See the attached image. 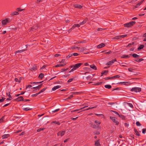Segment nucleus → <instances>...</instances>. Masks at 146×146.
I'll list each match as a JSON object with an SVG mask.
<instances>
[{
    "label": "nucleus",
    "mask_w": 146,
    "mask_h": 146,
    "mask_svg": "<svg viewBox=\"0 0 146 146\" xmlns=\"http://www.w3.org/2000/svg\"><path fill=\"white\" fill-rule=\"evenodd\" d=\"M23 98L22 96H20L17 98V99L18 100V101H23Z\"/></svg>",
    "instance_id": "412c9836"
},
{
    "label": "nucleus",
    "mask_w": 146,
    "mask_h": 146,
    "mask_svg": "<svg viewBox=\"0 0 146 146\" xmlns=\"http://www.w3.org/2000/svg\"><path fill=\"white\" fill-rule=\"evenodd\" d=\"M61 56V55L60 54H56L54 56L55 57H58V56Z\"/></svg>",
    "instance_id": "69168bd1"
},
{
    "label": "nucleus",
    "mask_w": 146,
    "mask_h": 146,
    "mask_svg": "<svg viewBox=\"0 0 146 146\" xmlns=\"http://www.w3.org/2000/svg\"><path fill=\"white\" fill-rule=\"evenodd\" d=\"M65 65H66V64H57L55 66V67H62V66H63Z\"/></svg>",
    "instance_id": "a878e982"
},
{
    "label": "nucleus",
    "mask_w": 146,
    "mask_h": 146,
    "mask_svg": "<svg viewBox=\"0 0 146 146\" xmlns=\"http://www.w3.org/2000/svg\"><path fill=\"white\" fill-rule=\"evenodd\" d=\"M105 87L106 88H108V89H110L111 87V85H105Z\"/></svg>",
    "instance_id": "2f4dec72"
},
{
    "label": "nucleus",
    "mask_w": 146,
    "mask_h": 146,
    "mask_svg": "<svg viewBox=\"0 0 146 146\" xmlns=\"http://www.w3.org/2000/svg\"><path fill=\"white\" fill-rule=\"evenodd\" d=\"M144 47V46L143 45L141 44V45L138 48L137 50H141L143 49Z\"/></svg>",
    "instance_id": "bb28decb"
},
{
    "label": "nucleus",
    "mask_w": 146,
    "mask_h": 146,
    "mask_svg": "<svg viewBox=\"0 0 146 146\" xmlns=\"http://www.w3.org/2000/svg\"><path fill=\"white\" fill-rule=\"evenodd\" d=\"M74 6L75 8L78 9H81L82 8V6L79 4H75Z\"/></svg>",
    "instance_id": "ddd939ff"
},
{
    "label": "nucleus",
    "mask_w": 146,
    "mask_h": 146,
    "mask_svg": "<svg viewBox=\"0 0 146 146\" xmlns=\"http://www.w3.org/2000/svg\"><path fill=\"white\" fill-rule=\"evenodd\" d=\"M136 22L135 21H132L131 22L125 24H124V26L126 27H129L133 26L135 24Z\"/></svg>",
    "instance_id": "f257e3e1"
},
{
    "label": "nucleus",
    "mask_w": 146,
    "mask_h": 146,
    "mask_svg": "<svg viewBox=\"0 0 146 146\" xmlns=\"http://www.w3.org/2000/svg\"><path fill=\"white\" fill-rule=\"evenodd\" d=\"M95 123L96 124V125L98 126L101 123L98 120H96L95 121Z\"/></svg>",
    "instance_id": "7c9ffc66"
},
{
    "label": "nucleus",
    "mask_w": 146,
    "mask_h": 146,
    "mask_svg": "<svg viewBox=\"0 0 146 146\" xmlns=\"http://www.w3.org/2000/svg\"><path fill=\"white\" fill-rule=\"evenodd\" d=\"M12 97H9V98H7V100H12Z\"/></svg>",
    "instance_id": "338daca9"
},
{
    "label": "nucleus",
    "mask_w": 146,
    "mask_h": 146,
    "mask_svg": "<svg viewBox=\"0 0 146 146\" xmlns=\"http://www.w3.org/2000/svg\"><path fill=\"white\" fill-rule=\"evenodd\" d=\"M90 66L91 68L94 70H97L96 67L95 66L94 64L91 65H90Z\"/></svg>",
    "instance_id": "f3484780"
},
{
    "label": "nucleus",
    "mask_w": 146,
    "mask_h": 146,
    "mask_svg": "<svg viewBox=\"0 0 146 146\" xmlns=\"http://www.w3.org/2000/svg\"><path fill=\"white\" fill-rule=\"evenodd\" d=\"M128 83H118L117 84H123L124 85H127Z\"/></svg>",
    "instance_id": "4c0bfd02"
},
{
    "label": "nucleus",
    "mask_w": 146,
    "mask_h": 146,
    "mask_svg": "<svg viewBox=\"0 0 146 146\" xmlns=\"http://www.w3.org/2000/svg\"><path fill=\"white\" fill-rule=\"evenodd\" d=\"M24 79V78H23L20 77L19 78V82H21V81H22V80Z\"/></svg>",
    "instance_id": "13d9d810"
},
{
    "label": "nucleus",
    "mask_w": 146,
    "mask_h": 146,
    "mask_svg": "<svg viewBox=\"0 0 146 146\" xmlns=\"http://www.w3.org/2000/svg\"><path fill=\"white\" fill-rule=\"evenodd\" d=\"M60 110V109L59 108L56 109L52 111V113H54L55 112H56Z\"/></svg>",
    "instance_id": "a18cd8bd"
},
{
    "label": "nucleus",
    "mask_w": 146,
    "mask_h": 146,
    "mask_svg": "<svg viewBox=\"0 0 146 146\" xmlns=\"http://www.w3.org/2000/svg\"><path fill=\"white\" fill-rule=\"evenodd\" d=\"M136 124L137 126H139L141 125V124L139 122L137 121L136 123Z\"/></svg>",
    "instance_id": "603ef678"
},
{
    "label": "nucleus",
    "mask_w": 146,
    "mask_h": 146,
    "mask_svg": "<svg viewBox=\"0 0 146 146\" xmlns=\"http://www.w3.org/2000/svg\"><path fill=\"white\" fill-rule=\"evenodd\" d=\"M60 87V86H54V87H53L52 88V90L53 91H55L56 89L59 88Z\"/></svg>",
    "instance_id": "dca6fc26"
},
{
    "label": "nucleus",
    "mask_w": 146,
    "mask_h": 146,
    "mask_svg": "<svg viewBox=\"0 0 146 146\" xmlns=\"http://www.w3.org/2000/svg\"><path fill=\"white\" fill-rule=\"evenodd\" d=\"M30 70L32 71H35L37 70V66L36 65H34L33 66V67L30 68Z\"/></svg>",
    "instance_id": "6e6552de"
},
{
    "label": "nucleus",
    "mask_w": 146,
    "mask_h": 146,
    "mask_svg": "<svg viewBox=\"0 0 146 146\" xmlns=\"http://www.w3.org/2000/svg\"><path fill=\"white\" fill-rule=\"evenodd\" d=\"M68 69H69L68 68H67L66 69H64V68H62V69L61 70H62V72H63L64 71L68 70Z\"/></svg>",
    "instance_id": "4d7b16f0"
},
{
    "label": "nucleus",
    "mask_w": 146,
    "mask_h": 146,
    "mask_svg": "<svg viewBox=\"0 0 146 146\" xmlns=\"http://www.w3.org/2000/svg\"><path fill=\"white\" fill-rule=\"evenodd\" d=\"M38 27L39 26H38V25H35L31 28V30L32 31L36 30L38 29Z\"/></svg>",
    "instance_id": "1a4fd4ad"
},
{
    "label": "nucleus",
    "mask_w": 146,
    "mask_h": 146,
    "mask_svg": "<svg viewBox=\"0 0 146 146\" xmlns=\"http://www.w3.org/2000/svg\"><path fill=\"white\" fill-rule=\"evenodd\" d=\"M104 30V29H103L102 28H98V29H97V31H102V30Z\"/></svg>",
    "instance_id": "e2e57ef3"
},
{
    "label": "nucleus",
    "mask_w": 146,
    "mask_h": 146,
    "mask_svg": "<svg viewBox=\"0 0 146 146\" xmlns=\"http://www.w3.org/2000/svg\"><path fill=\"white\" fill-rule=\"evenodd\" d=\"M132 55L133 57L135 58H139L140 57L139 56L136 54H133L132 55L131 54H130V56H131Z\"/></svg>",
    "instance_id": "4468645a"
},
{
    "label": "nucleus",
    "mask_w": 146,
    "mask_h": 146,
    "mask_svg": "<svg viewBox=\"0 0 146 146\" xmlns=\"http://www.w3.org/2000/svg\"><path fill=\"white\" fill-rule=\"evenodd\" d=\"M44 129V128H40V129H37V132H40V131L41 130H43Z\"/></svg>",
    "instance_id": "09e8293b"
},
{
    "label": "nucleus",
    "mask_w": 146,
    "mask_h": 146,
    "mask_svg": "<svg viewBox=\"0 0 146 146\" xmlns=\"http://www.w3.org/2000/svg\"><path fill=\"white\" fill-rule=\"evenodd\" d=\"M26 49H23V50H19L15 52V54H16L18 52L21 53V52H24L26 50H27V45H26Z\"/></svg>",
    "instance_id": "0eeeda50"
},
{
    "label": "nucleus",
    "mask_w": 146,
    "mask_h": 146,
    "mask_svg": "<svg viewBox=\"0 0 146 146\" xmlns=\"http://www.w3.org/2000/svg\"><path fill=\"white\" fill-rule=\"evenodd\" d=\"M120 76L119 75H116L115 76L110 77H106L104 78V79L106 80H108L110 79H113L116 78H119Z\"/></svg>",
    "instance_id": "39448f33"
},
{
    "label": "nucleus",
    "mask_w": 146,
    "mask_h": 146,
    "mask_svg": "<svg viewBox=\"0 0 146 146\" xmlns=\"http://www.w3.org/2000/svg\"><path fill=\"white\" fill-rule=\"evenodd\" d=\"M95 145L96 146H100V144L99 141H97L95 142Z\"/></svg>",
    "instance_id": "cd10ccee"
},
{
    "label": "nucleus",
    "mask_w": 146,
    "mask_h": 146,
    "mask_svg": "<svg viewBox=\"0 0 146 146\" xmlns=\"http://www.w3.org/2000/svg\"><path fill=\"white\" fill-rule=\"evenodd\" d=\"M20 9V8H18L17 9V11H18L19 12V11H23L24 10V9Z\"/></svg>",
    "instance_id": "49530a36"
},
{
    "label": "nucleus",
    "mask_w": 146,
    "mask_h": 146,
    "mask_svg": "<svg viewBox=\"0 0 146 146\" xmlns=\"http://www.w3.org/2000/svg\"><path fill=\"white\" fill-rule=\"evenodd\" d=\"M7 96L9 97H11V96L10 95V93L9 92V93H7Z\"/></svg>",
    "instance_id": "bf43d9fd"
},
{
    "label": "nucleus",
    "mask_w": 146,
    "mask_h": 146,
    "mask_svg": "<svg viewBox=\"0 0 146 146\" xmlns=\"http://www.w3.org/2000/svg\"><path fill=\"white\" fill-rule=\"evenodd\" d=\"M131 91L135 92H140L141 90V88L138 87H135L132 88L131 90Z\"/></svg>",
    "instance_id": "20e7f679"
},
{
    "label": "nucleus",
    "mask_w": 146,
    "mask_h": 146,
    "mask_svg": "<svg viewBox=\"0 0 146 146\" xmlns=\"http://www.w3.org/2000/svg\"><path fill=\"white\" fill-rule=\"evenodd\" d=\"M110 118L116 125H117L119 124V122L117 121V119L115 117L110 116Z\"/></svg>",
    "instance_id": "7ed1b4c3"
},
{
    "label": "nucleus",
    "mask_w": 146,
    "mask_h": 146,
    "mask_svg": "<svg viewBox=\"0 0 146 146\" xmlns=\"http://www.w3.org/2000/svg\"><path fill=\"white\" fill-rule=\"evenodd\" d=\"M113 62L112 60L110 61H109L106 64V65H111L113 63Z\"/></svg>",
    "instance_id": "b1692460"
},
{
    "label": "nucleus",
    "mask_w": 146,
    "mask_h": 146,
    "mask_svg": "<svg viewBox=\"0 0 146 146\" xmlns=\"http://www.w3.org/2000/svg\"><path fill=\"white\" fill-rule=\"evenodd\" d=\"M128 70L129 72H132L134 70V69L131 68H128Z\"/></svg>",
    "instance_id": "a19ab883"
},
{
    "label": "nucleus",
    "mask_w": 146,
    "mask_h": 146,
    "mask_svg": "<svg viewBox=\"0 0 146 146\" xmlns=\"http://www.w3.org/2000/svg\"><path fill=\"white\" fill-rule=\"evenodd\" d=\"M108 71L107 70H104L101 73V76H103L104 75H106V74L108 72Z\"/></svg>",
    "instance_id": "a211bd4d"
},
{
    "label": "nucleus",
    "mask_w": 146,
    "mask_h": 146,
    "mask_svg": "<svg viewBox=\"0 0 146 146\" xmlns=\"http://www.w3.org/2000/svg\"><path fill=\"white\" fill-rule=\"evenodd\" d=\"M146 132V128H144L142 129V133L145 134Z\"/></svg>",
    "instance_id": "de8ad7c7"
},
{
    "label": "nucleus",
    "mask_w": 146,
    "mask_h": 146,
    "mask_svg": "<svg viewBox=\"0 0 146 146\" xmlns=\"http://www.w3.org/2000/svg\"><path fill=\"white\" fill-rule=\"evenodd\" d=\"M134 131L135 132V133L136 135L138 136H139L140 135L139 133V132L137 131V130L136 129H134Z\"/></svg>",
    "instance_id": "c85d7f7f"
},
{
    "label": "nucleus",
    "mask_w": 146,
    "mask_h": 146,
    "mask_svg": "<svg viewBox=\"0 0 146 146\" xmlns=\"http://www.w3.org/2000/svg\"><path fill=\"white\" fill-rule=\"evenodd\" d=\"M73 81H76V78L75 77L69 79L67 82H71Z\"/></svg>",
    "instance_id": "2eb2a0df"
},
{
    "label": "nucleus",
    "mask_w": 146,
    "mask_h": 146,
    "mask_svg": "<svg viewBox=\"0 0 146 146\" xmlns=\"http://www.w3.org/2000/svg\"><path fill=\"white\" fill-rule=\"evenodd\" d=\"M75 69L74 68V67H73V68L70 71H69V72H72L73 71H74L75 70Z\"/></svg>",
    "instance_id": "680f3d73"
},
{
    "label": "nucleus",
    "mask_w": 146,
    "mask_h": 146,
    "mask_svg": "<svg viewBox=\"0 0 146 146\" xmlns=\"http://www.w3.org/2000/svg\"><path fill=\"white\" fill-rule=\"evenodd\" d=\"M72 55H74V56H77L78 55V54L77 53H72Z\"/></svg>",
    "instance_id": "5fc2aeb1"
},
{
    "label": "nucleus",
    "mask_w": 146,
    "mask_h": 146,
    "mask_svg": "<svg viewBox=\"0 0 146 146\" xmlns=\"http://www.w3.org/2000/svg\"><path fill=\"white\" fill-rule=\"evenodd\" d=\"M72 56V53L68 55L66 57V58H69L71 57Z\"/></svg>",
    "instance_id": "8fccbe9b"
},
{
    "label": "nucleus",
    "mask_w": 146,
    "mask_h": 146,
    "mask_svg": "<svg viewBox=\"0 0 146 146\" xmlns=\"http://www.w3.org/2000/svg\"><path fill=\"white\" fill-rule=\"evenodd\" d=\"M88 20L87 18L85 19L82 22L80 23V25H84L86 23L87 21Z\"/></svg>",
    "instance_id": "4be33fe9"
},
{
    "label": "nucleus",
    "mask_w": 146,
    "mask_h": 146,
    "mask_svg": "<svg viewBox=\"0 0 146 146\" xmlns=\"http://www.w3.org/2000/svg\"><path fill=\"white\" fill-rule=\"evenodd\" d=\"M65 131H61L59 132L57 134V135L58 136H61L63 135L65 133Z\"/></svg>",
    "instance_id": "9d476101"
},
{
    "label": "nucleus",
    "mask_w": 146,
    "mask_h": 146,
    "mask_svg": "<svg viewBox=\"0 0 146 146\" xmlns=\"http://www.w3.org/2000/svg\"><path fill=\"white\" fill-rule=\"evenodd\" d=\"M95 107H91V108H88L86 109H85V110H84L83 111L87 110H89L90 109H92L93 108H94Z\"/></svg>",
    "instance_id": "3c124183"
},
{
    "label": "nucleus",
    "mask_w": 146,
    "mask_h": 146,
    "mask_svg": "<svg viewBox=\"0 0 146 146\" xmlns=\"http://www.w3.org/2000/svg\"><path fill=\"white\" fill-rule=\"evenodd\" d=\"M5 98H3L2 99H0V102H3L4 101V100H5Z\"/></svg>",
    "instance_id": "052dcab7"
},
{
    "label": "nucleus",
    "mask_w": 146,
    "mask_h": 146,
    "mask_svg": "<svg viewBox=\"0 0 146 146\" xmlns=\"http://www.w3.org/2000/svg\"><path fill=\"white\" fill-rule=\"evenodd\" d=\"M44 75L43 74L40 73L39 75L38 78H42L44 77Z\"/></svg>",
    "instance_id": "473e14b6"
},
{
    "label": "nucleus",
    "mask_w": 146,
    "mask_h": 146,
    "mask_svg": "<svg viewBox=\"0 0 146 146\" xmlns=\"http://www.w3.org/2000/svg\"><path fill=\"white\" fill-rule=\"evenodd\" d=\"M105 44L103 43H102L97 46V48H101L104 46H105Z\"/></svg>",
    "instance_id": "9b49d317"
},
{
    "label": "nucleus",
    "mask_w": 146,
    "mask_h": 146,
    "mask_svg": "<svg viewBox=\"0 0 146 146\" xmlns=\"http://www.w3.org/2000/svg\"><path fill=\"white\" fill-rule=\"evenodd\" d=\"M127 105L129 107L131 108H132V107H133V105L131 103H128Z\"/></svg>",
    "instance_id": "6e6d98bb"
},
{
    "label": "nucleus",
    "mask_w": 146,
    "mask_h": 146,
    "mask_svg": "<svg viewBox=\"0 0 146 146\" xmlns=\"http://www.w3.org/2000/svg\"><path fill=\"white\" fill-rule=\"evenodd\" d=\"M4 117H3L1 118L0 119V123L4 122Z\"/></svg>",
    "instance_id": "c756f323"
},
{
    "label": "nucleus",
    "mask_w": 146,
    "mask_h": 146,
    "mask_svg": "<svg viewBox=\"0 0 146 146\" xmlns=\"http://www.w3.org/2000/svg\"><path fill=\"white\" fill-rule=\"evenodd\" d=\"M127 36V35H120V37L121 38H122L124 37Z\"/></svg>",
    "instance_id": "c03bdc74"
},
{
    "label": "nucleus",
    "mask_w": 146,
    "mask_h": 146,
    "mask_svg": "<svg viewBox=\"0 0 146 146\" xmlns=\"http://www.w3.org/2000/svg\"><path fill=\"white\" fill-rule=\"evenodd\" d=\"M42 0H37L36 2L37 3H39L40 2L42 1Z\"/></svg>",
    "instance_id": "774afa93"
},
{
    "label": "nucleus",
    "mask_w": 146,
    "mask_h": 146,
    "mask_svg": "<svg viewBox=\"0 0 146 146\" xmlns=\"http://www.w3.org/2000/svg\"><path fill=\"white\" fill-rule=\"evenodd\" d=\"M134 44V42H132L129 44L127 46V47H130L131 45H133Z\"/></svg>",
    "instance_id": "37998d69"
},
{
    "label": "nucleus",
    "mask_w": 146,
    "mask_h": 146,
    "mask_svg": "<svg viewBox=\"0 0 146 146\" xmlns=\"http://www.w3.org/2000/svg\"><path fill=\"white\" fill-rule=\"evenodd\" d=\"M143 60H144V59H143L141 58V59H139L138 60V59L135 60V61H136V62H141V61H143Z\"/></svg>",
    "instance_id": "72a5a7b5"
},
{
    "label": "nucleus",
    "mask_w": 146,
    "mask_h": 146,
    "mask_svg": "<svg viewBox=\"0 0 146 146\" xmlns=\"http://www.w3.org/2000/svg\"><path fill=\"white\" fill-rule=\"evenodd\" d=\"M9 136L8 134H4L2 136L3 139H5L8 138Z\"/></svg>",
    "instance_id": "5701e85b"
},
{
    "label": "nucleus",
    "mask_w": 146,
    "mask_h": 146,
    "mask_svg": "<svg viewBox=\"0 0 146 146\" xmlns=\"http://www.w3.org/2000/svg\"><path fill=\"white\" fill-rule=\"evenodd\" d=\"M130 57V56L129 55H126L124 54L121 57V58L127 59Z\"/></svg>",
    "instance_id": "f8f14e48"
},
{
    "label": "nucleus",
    "mask_w": 146,
    "mask_h": 146,
    "mask_svg": "<svg viewBox=\"0 0 146 146\" xmlns=\"http://www.w3.org/2000/svg\"><path fill=\"white\" fill-rule=\"evenodd\" d=\"M42 86V84H40V85H38V86L33 87L32 88V89L37 88V89H39Z\"/></svg>",
    "instance_id": "aec40b11"
},
{
    "label": "nucleus",
    "mask_w": 146,
    "mask_h": 146,
    "mask_svg": "<svg viewBox=\"0 0 146 146\" xmlns=\"http://www.w3.org/2000/svg\"><path fill=\"white\" fill-rule=\"evenodd\" d=\"M80 25L78 24H74L72 27V29H74L76 27H80Z\"/></svg>",
    "instance_id": "6ab92c4d"
},
{
    "label": "nucleus",
    "mask_w": 146,
    "mask_h": 146,
    "mask_svg": "<svg viewBox=\"0 0 146 146\" xmlns=\"http://www.w3.org/2000/svg\"><path fill=\"white\" fill-rule=\"evenodd\" d=\"M85 42V41L84 40V41H77L76 42V43H78H78H83L84 42Z\"/></svg>",
    "instance_id": "ea45409f"
},
{
    "label": "nucleus",
    "mask_w": 146,
    "mask_h": 146,
    "mask_svg": "<svg viewBox=\"0 0 146 146\" xmlns=\"http://www.w3.org/2000/svg\"><path fill=\"white\" fill-rule=\"evenodd\" d=\"M52 123H55L57 125H60V124L59 121H53L52 122Z\"/></svg>",
    "instance_id": "c9c22d12"
},
{
    "label": "nucleus",
    "mask_w": 146,
    "mask_h": 146,
    "mask_svg": "<svg viewBox=\"0 0 146 146\" xmlns=\"http://www.w3.org/2000/svg\"><path fill=\"white\" fill-rule=\"evenodd\" d=\"M19 14V13L17 11H14L12 12L11 13V15L12 16H13L14 15H18Z\"/></svg>",
    "instance_id": "393cba45"
},
{
    "label": "nucleus",
    "mask_w": 146,
    "mask_h": 146,
    "mask_svg": "<svg viewBox=\"0 0 146 146\" xmlns=\"http://www.w3.org/2000/svg\"><path fill=\"white\" fill-rule=\"evenodd\" d=\"M112 52L111 51H108V52H106L104 53V54H110Z\"/></svg>",
    "instance_id": "79ce46f5"
},
{
    "label": "nucleus",
    "mask_w": 146,
    "mask_h": 146,
    "mask_svg": "<svg viewBox=\"0 0 146 146\" xmlns=\"http://www.w3.org/2000/svg\"><path fill=\"white\" fill-rule=\"evenodd\" d=\"M111 111L112 112H113L115 114H116L117 115H118L119 117H121V115H120L117 112H116L115 111Z\"/></svg>",
    "instance_id": "f704fd0d"
},
{
    "label": "nucleus",
    "mask_w": 146,
    "mask_h": 146,
    "mask_svg": "<svg viewBox=\"0 0 146 146\" xmlns=\"http://www.w3.org/2000/svg\"><path fill=\"white\" fill-rule=\"evenodd\" d=\"M145 0H142L141 2H140L139 3H138V4H139V6L141 5L143 2Z\"/></svg>",
    "instance_id": "0e129e2a"
},
{
    "label": "nucleus",
    "mask_w": 146,
    "mask_h": 146,
    "mask_svg": "<svg viewBox=\"0 0 146 146\" xmlns=\"http://www.w3.org/2000/svg\"><path fill=\"white\" fill-rule=\"evenodd\" d=\"M2 25H5L7 23L10 22V20L9 18H6L1 21Z\"/></svg>",
    "instance_id": "f03ea898"
},
{
    "label": "nucleus",
    "mask_w": 146,
    "mask_h": 146,
    "mask_svg": "<svg viewBox=\"0 0 146 146\" xmlns=\"http://www.w3.org/2000/svg\"><path fill=\"white\" fill-rule=\"evenodd\" d=\"M46 88H44L42 89L40 91V92L42 93L44 92L46 89Z\"/></svg>",
    "instance_id": "864d4df0"
},
{
    "label": "nucleus",
    "mask_w": 146,
    "mask_h": 146,
    "mask_svg": "<svg viewBox=\"0 0 146 146\" xmlns=\"http://www.w3.org/2000/svg\"><path fill=\"white\" fill-rule=\"evenodd\" d=\"M31 109L30 108H23V110H24L25 111H26L29 110H31Z\"/></svg>",
    "instance_id": "e433bc0d"
},
{
    "label": "nucleus",
    "mask_w": 146,
    "mask_h": 146,
    "mask_svg": "<svg viewBox=\"0 0 146 146\" xmlns=\"http://www.w3.org/2000/svg\"><path fill=\"white\" fill-rule=\"evenodd\" d=\"M82 64V63H77L73 65V67H74V68L76 70Z\"/></svg>",
    "instance_id": "423d86ee"
},
{
    "label": "nucleus",
    "mask_w": 146,
    "mask_h": 146,
    "mask_svg": "<svg viewBox=\"0 0 146 146\" xmlns=\"http://www.w3.org/2000/svg\"><path fill=\"white\" fill-rule=\"evenodd\" d=\"M120 38H121L120 37V35L115 36L114 38V39H119Z\"/></svg>",
    "instance_id": "58836bf2"
}]
</instances>
